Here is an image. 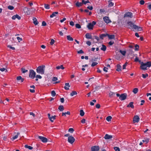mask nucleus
<instances>
[{
  "instance_id": "f257e3e1",
  "label": "nucleus",
  "mask_w": 151,
  "mask_h": 151,
  "mask_svg": "<svg viewBox=\"0 0 151 151\" xmlns=\"http://www.w3.org/2000/svg\"><path fill=\"white\" fill-rule=\"evenodd\" d=\"M151 66V62H147L145 63L142 62L141 63L140 68L142 70H146L147 69V67H150Z\"/></svg>"
},
{
  "instance_id": "f03ea898",
  "label": "nucleus",
  "mask_w": 151,
  "mask_h": 151,
  "mask_svg": "<svg viewBox=\"0 0 151 151\" xmlns=\"http://www.w3.org/2000/svg\"><path fill=\"white\" fill-rule=\"evenodd\" d=\"M45 66L42 65L39 66L36 69L37 72L41 74H43L44 73L45 69Z\"/></svg>"
},
{
  "instance_id": "7ed1b4c3",
  "label": "nucleus",
  "mask_w": 151,
  "mask_h": 151,
  "mask_svg": "<svg viewBox=\"0 0 151 151\" xmlns=\"http://www.w3.org/2000/svg\"><path fill=\"white\" fill-rule=\"evenodd\" d=\"M116 95L117 96L119 97V98L121 101H123L126 99L127 96V95L126 93H123L121 95L117 93Z\"/></svg>"
},
{
  "instance_id": "20e7f679",
  "label": "nucleus",
  "mask_w": 151,
  "mask_h": 151,
  "mask_svg": "<svg viewBox=\"0 0 151 151\" xmlns=\"http://www.w3.org/2000/svg\"><path fill=\"white\" fill-rule=\"evenodd\" d=\"M127 24L128 26V28L130 29H134L135 27V26H136V25L134 24L131 21L127 22Z\"/></svg>"
},
{
  "instance_id": "39448f33",
  "label": "nucleus",
  "mask_w": 151,
  "mask_h": 151,
  "mask_svg": "<svg viewBox=\"0 0 151 151\" xmlns=\"http://www.w3.org/2000/svg\"><path fill=\"white\" fill-rule=\"evenodd\" d=\"M36 75L35 72L33 70H30L29 71V77L33 79L35 77Z\"/></svg>"
},
{
  "instance_id": "423d86ee",
  "label": "nucleus",
  "mask_w": 151,
  "mask_h": 151,
  "mask_svg": "<svg viewBox=\"0 0 151 151\" xmlns=\"http://www.w3.org/2000/svg\"><path fill=\"white\" fill-rule=\"evenodd\" d=\"M96 24V22L95 21H93L91 23H90L88 24L87 27L89 29H93V26Z\"/></svg>"
},
{
  "instance_id": "0eeeda50",
  "label": "nucleus",
  "mask_w": 151,
  "mask_h": 151,
  "mask_svg": "<svg viewBox=\"0 0 151 151\" xmlns=\"http://www.w3.org/2000/svg\"><path fill=\"white\" fill-rule=\"evenodd\" d=\"M68 140L69 143L71 144H72L75 142V139L72 136H70L68 138Z\"/></svg>"
},
{
  "instance_id": "6e6552de",
  "label": "nucleus",
  "mask_w": 151,
  "mask_h": 151,
  "mask_svg": "<svg viewBox=\"0 0 151 151\" xmlns=\"http://www.w3.org/2000/svg\"><path fill=\"white\" fill-rule=\"evenodd\" d=\"M133 16L132 13L131 12H128L126 13L124 15V17H127L130 18H132Z\"/></svg>"
},
{
  "instance_id": "1a4fd4ad",
  "label": "nucleus",
  "mask_w": 151,
  "mask_h": 151,
  "mask_svg": "<svg viewBox=\"0 0 151 151\" xmlns=\"http://www.w3.org/2000/svg\"><path fill=\"white\" fill-rule=\"evenodd\" d=\"M99 147L98 146H94L91 147V151H98Z\"/></svg>"
},
{
  "instance_id": "9d476101",
  "label": "nucleus",
  "mask_w": 151,
  "mask_h": 151,
  "mask_svg": "<svg viewBox=\"0 0 151 151\" xmlns=\"http://www.w3.org/2000/svg\"><path fill=\"white\" fill-rule=\"evenodd\" d=\"M139 120V118L137 115L135 116L133 118V122L134 123L138 122Z\"/></svg>"
},
{
  "instance_id": "9b49d317",
  "label": "nucleus",
  "mask_w": 151,
  "mask_h": 151,
  "mask_svg": "<svg viewBox=\"0 0 151 151\" xmlns=\"http://www.w3.org/2000/svg\"><path fill=\"white\" fill-rule=\"evenodd\" d=\"M38 138L43 142H46L47 141V139L44 137L39 136Z\"/></svg>"
},
{
  "instance_id": "f8f14e48",
  "label": "nucleus",
  "mask_w": 151,
  "mask_h": 151,
  "mask_svg": "<svg viewBox=\"0 0 151 151\" xmlns=\"http://www.w3.org/2000/svg\"><path fill=\"white\" fill-rule=\"evenodd\" d=\"M103 19L104 21L107 23H109L111 22V21L109 19L108 17H105L103 18Z\"/></svg>"
},
{
  "instance_id": "ddd939ff",
  "label": "nucleus",
  "mask_w": 151,
  "mask_h": 151,
  "mask_svg": "<svg viewBox=\"0 0 151 151\" xmlns=\"http://www.w3.org/2000/svg\"><path fill=\"white\" fill-rule=\"evenodd\" d=\"M16 18L19 20L21 19V17L18 14H16L13 16L12 17V19L15 20Z\"/></svg>"
},
{
  "instance_id": "4468645a",
  "label": "nucleus",
  "mask_w": 151,
  "mask_h": 151,
  "mask_svg": "<svg viewBox=\"0 0 151 151\" xmlns=\"http://www.w3.org/2000/svg\"><path fill=\"white\" fill-rule=\"evenodd\" d=\"M112 136L111 135H109L108 134H106L104 137V138L105 139H110L112 138Z\"/></svg>"
},
{
  "instance_id": "2eb2a0df",
  "label": "nucleus",
  "mask_w": 151,
  "mask_h": 151,
  "mask_svg": "<svg viewBox=\"0 0 151 151\" xmlns=\"http://www.w3.org/2000/svg\"><path fill=\"white\" fill-rule=\"evenodd\" d=\"M58 14V12H53L51 15H50V17L52 18L54 17H56Z\"/></svg>"
},
{
  "instance_id": "dca6fc26",
  "label": "nucleus",
  "mask_w": 151,
  "mask_h": 151,
  "mask_svg": "<svg viewBox=\"0 0 151 151\" xmlns=\"http://www.w3.org/2000/svg\"><path fill=\"white\" fill-rule=\"evenodd\" d=\"M133 102H130L129 104L127 106V107H131L133 109L134 108V106L133 105Z\"/></svg>"
},
{
  "instance_id": "f3484780",
  "label": "nucleus",
  "mask_w": 151,
  "mask_h": 151,
  "mask_svg": "<svg viewBox=\"0 0 151 151\" xmlns=\"http://www.w3.org/2000/svg\"><path fill=\"white\" fill-rule=\"evenodd\" d=\"M70 86L69 85V83H65V86H64V88L66 90L69 89V87H70Z\"/></svg>"
},
{
  "instance_id": "a211bd4d",
  "label": "nucleus",
  "mask_w": 151,
  "mask_h": 151,
  "mask_svg": "<svg viewBox=\"0 0 151 151\" xmlns=\"http://www.w3.org/2000/svg\"><path fill=\"white\" fill-rule=\"evenodd\" d=\"M17 81L21 80V82H22L24 81V79L22 78L21 76H19L17 77Z\"/></svg>"
},
{
  "instance_id": "6ab92c4d",
  "label": "nucleus",
  "mask_w": 151,
  "mask_h": 151,
  "mask_svg": "<svg viewBox=\"0 0 151 151\" xmlns=\"http://www.w3.org/2000/svg\"><path fill=\"white\" fill-rule=\"evenodd\" d=\"M83 4V3L82 2H77L76 3V5L77 7H80V6H82Z\"/></svg>"
},
{
  "instance_id": "aec40b11",
  "label": "nucleus",
  "mask_w": 151,
  "mask_h": 151,
  "mask_svg": "<svg viewBox=\"0 0 151 151\" xmlns=\"http://www.w3.org/2000/svg\"><path fill=\"white\" fill-rule=\"evenodd\" d=\"M117 68L116 69V70L117 71H119L121 70V65L119 64H117L116 65Z\"/></svg>"
},
{
  "instance_id": "412c9836",
  "label": "nucleus",
  "mask_w": 151,
  "mask_h": 151,
  "mask_svg": "<svg viewBox=\"0 0 151 151\" xmlns=\"http://www.w3.org/2000/svg\"><path fill=\"white\" fill-rule=\"evenodd\" d=\"M135 28L134 29H137V31H142V29L141 27H139L137 25L135 26Z\"/></svg>"
},
{
  "instance_id": "4be33fe9",
  "label": "nucleus",
  "mask_w": 151,
  "mask_h": 151,
  "mask_svg": "<svg viewBox=\"0 0 151 151\" xmlns=\"http://www.w3.org/2000/svg\"><path fill=\"white\" fill-rule=\"evenodd\" d=\"M108 34H102L100 35V38L102 39H103L106 36H107Z\"/></svg>"
},
{
  "instance_id": "5701e85b",
  "label": "nucleus",
  "mask_w": 151,
  "mask_h": 151,
  "mask_svg": "<svg viewBox=\"0 0 151 151\" xmlns=\"http://www.w3.org/2000/svg\"><path fill=\"white\" fill-rule=\"evenodd\" d=\"M33 20V23L35 25H37L38 24V22L36 18H34Z\"/></svg>"
},
{
  "instance_id": "b1692460",
  "label": "nucleus",
  "mask_w": 151,
  "mask_h": 151,
  "mask_svg": "<svg viewBox=\"0 0 151 151\" xmlns=\"http://www.w3.org/2000/svg\"><path fill=\"white\" fill-rule=\"evenodd\" d=\"M87 39H91V35L88 33L86 34L85 35Z\"/></svg>"
},
{
  "instance_id": "393cba45",
  "label": "nucleus",
  "mask_w": 151,
  "mask_h": 151,
  "mask_svg": "<svg viewBox=\"0 0 151 151\" xmlns=\"http://www.w3.org/2000/svg\"><path fill=\"white\" fill-rule=\"evenodd\" d=\"M107 36L110 39H114L115 38V36L114 35H109L108 34Z\"/></svg>"
},
{
  "instance_id": "a878e982",
  "label": "nucleus",
  "mask_w": 151,
  "mask_h": 151,
  "mask_svg": "<svg viewBox=\"0 0 151 151\" xmlns=\"http://www.w3.org/2000/svg\"><path fill=\"white\" fill-rule=\"evenodd\" d=\"M56 68L57 70H59L60 69H61L62 70L64 69H65V68L63 66V65H61L60 66H58L56 67Z\"/></svg>"
},
{
  "instance_id": "bb28decb",
  "label": "nucleus",
  "mask_w": 151,
  "mask_h": 151,
  "mask_svg": "<svg viewBox=\"0 0 151 151\" xmlns=\"http://www.w3.org/2000/svg\"><path fill=\"white\" fill-rule=\"evenodd\" d=\"M106 46H105V45H102V46L101 47V49L103 51H105L106 50Z\"/></svg>"
},
{
  "instance_id": "cd10ccee",
  "label": "nucleus",
  "mask_w": 151,
  "mask_h": 151,
  "mask_svg": "<svg viewBox=\"0 0 151 151\" xmlns=\"http://www.w3.org/2000/svg\"><path fill=\"white\" fill-rule=\"evenodd\" d=\"M58 109L60 111H63L64 109V107L62 105L59 106Z\"/></svg>"
},
{
  "instance_id": "c85d7f7f",
  "label": "nucleus",
  "mask_w": 151,
  "mask_h": 151,
  "mask_svg": "<svg viewBox=\"0 0 151 151\" xmlns=\"http://www.w3.org/2000/svg\"><path fill=\"white\" fill-rule=\"evenodd\" d=\"M108 2H109L108 6L109 7H111V6H113L114 4L111 1L109 0V1Z\"/></svg>"
},
{
  "instance_id": "c756f323",
  "label": "nucleus",
  "mask_w": 151,
  "mask_h": 151,
  "mask_svg": "<svg viewBox=\"0 0 151 151\" xmlns=\"http://www.w3.org/2000/svg\"><path fill=\"white\" fill-rule=\"evenodd\" d=\"M19 134L20 133H19L18 132L17 133V135H15L12 137L13 140H14L17 138Z\"/></svg>"
},
{
  "instance_id": "7c9ffc66",
  "label": "nucleus",
  "mask_w": 151,
  "mask_h": 151,
  "mask_svg": "<svg viewBox=\"0 0 151 151\" xmlns=\"http://www.w3.org/2000/svg\"><path fill=\"white\" fill-rule=\"evenodd\" d=\"M138 89L137 88H135L134 89H133V92L134 93L136 94L137 93V92H138Z\"/></svg>"
},
{
  "instance_id": "2f4dec72",
  "label": "nucleus",
  "mask_w": 151,
  "mask_h": 151,
  "mask_svg": "<svg viewBox=\"0 0 151 151\" xmlns=\"http://www.w3.org/2000/svg\"><path fill=\"white\" fill-rule=\"evenodd\" d=\"M67 39L69 41H73V39L71 37L70 35H68L67 36Z\"/></svg>"
},
{
  "instance_id": "473e14b6",
  "label": "nucleus",
  "mask_w": 151,
  "mask_h": 151,
  "mask_svg": "<svg viewBox=\"0 0 151 151\" xmlns=\"http://www.w3.org/2000/svg\"><path fill=\"white\" fill-rule=\"evenodd\" d=\"M49 118V119L51 121V122H53V121L52 119V117L50 116V114L48 113L47 114Z\"/></svg>"
},
{
  "instance_id": "72a5a7b5",
  "label": "nucleus",
  "mask_w": 151,
  "mask_h": 151,
  "mask_svg": "<svg viewBox=\"0 0 151 151\" xmlns=\"http://www.w3.org/2000/svg\"><path fill=\"white\" fill-rule=\"evenodd\" d=\"M77 94V93L75 91H73L72 92L70 93V95L71 96H73L74 95H76Z\"/></svg>"
},
{
  "instance_id": "f704fd0d",
  "label": "nucleus",
  "mask_w": 151,
  "mask_h": 151,
  "mask_svg": "<svg viewBox=\"0 0 151 151\" xmlns=\"http://www.w3.org/2000/svg\"><path fill=\"white\" fill-rule=\"evenodd\" d=\"M25 147L26 148L29 149V150H32L33 149L32 147L29 146H28L27 145H25Z\"/></svg>"
},
{
  "instance_id": "c9c22d12",
  "label": "nucleus",
  "mask_w": 151,
  "mask_h": 151,
  "mask_svg": "<svg viewBox=\"0 0 151 151\" xmlns=\"http://www.w3.org/2000/svg\"><path fill=\"white\" fill-rule=\"evenodd\" d=\"M84 112L83 110H81L80 111V114L81 116H83L84 115Z\"/></svg>"
},
{
  "instance_id": "e433bc0d",
  "label": "nucleus",
  "mask_w": 151,
  "mask_h": 151,
  "mask_svg": "<svg viewBox=\"0 0 151 151\" xmlns=\"http://www.w3.org/2000/svg\"><path fill=\"white\" fill-rule=\"evenodd\" d=\"M67 114L68 115H70V112L69 111H67L65 113H62V116H63L65 115V116H66V114Z\"/></svg>"
},
{
  "instance_id": "4c0bfd02",
  "label": "nucleus",
  "mask_w": 151,
  "mask_h": 151,
  "mask_svg": "<svg viewBox=\"0 0 151 151\" xmlns=\"http://www.w3.org/2000/svg\"><path fill=\"white\" fill-rule=\"evenodd\" d=\"M149 141V139L147 138V139H145L143 140H142V141L143 142H145L146 144H147L148 142Z\"/></svg>"
},
{
  "instance_id": "58836bf2",
  "label": "nucleus",
  "mask_w": 151,
  "mask_h": 151,
  "mask_svg": "<svg viewBox=\"0 0 151 151\" xmlns=\"http://www.w3.org/2000/svg\"><path fill=\"white\" fill-rule=\"evenodd\" d=\"M119 52L121 53L123 55H125L126 53V52L125 51H122L120 50Z\"/></svg>"
},
{
  "instance_id": "ea45409f",
  "label": "nucleus",
  "mask_w": 151,
  "mask_h": 151,
  "mask_svg": "<svg viewBox=\"0 0 151 151\" xmlns=\"http://www.w3.org/2000/svg\"><path fill=\"white\" fill-rule=\"evenodd\" d=\"M115 93L112 92H110L109 93V96L110 97H112L113 95Z\"/></svg>"
},
{
  "instance_id": "a19ab883",
  "label": "nucleus",
  "mask_w": 151,
  "mask_h": 151,
  "mask_svg": "<svg viewBox=\"0 0 151 151\" xmlns=\"http://www.w3.org/2000/svg\"><path fill=\"white\" fill-rule=\"evenodd\" d=\"M45 8L46 9H50V6L49 5L47 4H45Z\"/></svg>"
},
{
  "instance_id": "79ce46f5",
  "label": "nucleus",
  "mask_w": 151,
  "mask_h": 151,
  "mask_svg": "<svg viewBox=\"0 0 151 151\" xmlns=\"http://www.w3.org/2000/svg\"><path fill=\"white\" fill-rule=\"evenodd\" d=\"M21 70L22 71V72L23 73H25L28 71L27 70H26L24 68H22Z\"/></svg>"
},
{
  "instance_id": "37998d69",
  "label": "nucleus",
  "mask_w": 151,
  "mask_h": 151,
  "mask_svg": "<svg viewBox=\"0 0 151 151\" xmlns=\"http://www.w3.org/2000/svg\"><path fill=\"white\" fill-rule=\"evenodd\" d=\"M111 116H109L107 117L106 118V120L108 121H110L111 120Z\"/></svg>"
},
{
  "instance_id": "c03bdc74",
  "label": "nucleus",
  "mask_w": 151,
  "mask_h": 151,
  "mask_svg": "<svg viewBox=\"0 0 151 151\" xmlns=\"http://www.w3.org/2000/svg\"><path fill=\"white\" fill-rule=\"evenodd\" d=\"M51 94L52 96H54L56 95V93L54 91H52L51 92Z\"/></svg>"
},
{
  "instance_id": "a18cd8bd",
  "label": "nucleus",
  "mask_w": 151,
  "mask_h": 151,
  "mask_svg": "<svg viewBox=\"0 0 151 151\" xmlns=\"http://www.w3.org/2000/svg\"><path fill=\"white\" fill-rule=\"evenodd\" d=\"M8 8L9 10H12L14 9V8L12 6H8Z\"/></svg>"
},
{
  "instance_id": "49530a36",
  "label": "nucleus",
  "mask_w": 151,
  "mask_h": 151,
  "mask_svg": "<svg viewBox=\"0 0 151 151\" xmlns=\"http://www.w3.org/2000/svg\"><path fill=\"white\" fill-rule=\"evenodd\" d=\"M75 26L77 28L80 29L81 27V25L78 24H76Z\"/></svg>"
},
{
  "instance_id": "de8ad7c7",
  "label": "nucleus",
  "mask_w": 151,
  "mask_h": 151,
  "mask_svg": "<svg viewBox=\"0 0 151 151\" xmlns=\"http://www.w3.org/2000/svg\"><path fill=\"white\" fill-rule=\"evenodd\" d=\"M114 149L115 150V151H120V149L118 147H114Z\"/></svg>"
},
{
  "instance_id": "09e8293b",
  "label": "nucleus",
  "mask_w": 151,
  "mask_h": 151,
  "mask_svg": "<svg viewBox=\"0 0 151 151\" xmlns=\"http://www.w3.org/2000/svg\"><path fill=\"white\" fill-rule=\"evenodd\" d=\"M142 76L143 78H145L147 77L148 76V74L147 73L145 74H142Z\"/></svg>"
},
{
  "instance_id": "8fccbe9b",
  "label": "nucleus",
  "mask_w": 151,
  "mask_h": 151,
  "mask_svg": "<svg viewBox=\"0 0 151 151\" xmlns=\"http://www.w3.org/2000/svg\"><path fill=\"white\" fill-rule=\"evenodd\" d=\"M0 70L2 72L5 71V72H7V69L4 68H0Z\"/></svg>"
},
{
  "instance_id": "3c124183",
  "label": "nucleus",
  "mask_w": 151,
  "mask_h": 151,
  "mask_svg": "<svg viewBox=\"0 0 151 151\" xmlns=\"http://www.w3.org/2000/svg\"><path fill=\"white\" fill-rule=\"evenodd\" d=\"M82 2L83 3V4H86L90 3L89 1L88 0H87L86 1H84L83 0H82Z\"/></svg>"
},
{
  "instance_id": "603ef678",
  "label": "nucleus",
  "mask_w": 151,
  "mask_h": 151,
  "mask_svg": "<svg viewBox=\"0 0 151 151\" xmlns=\"http://www.w3.org/2000/svg\"><path fill=\"white\" fill-rule=\"evenodd\" d=\"M97 64V63L96 62H93L91 64V66L92 67H94Z\"/></svg>"
},
{
  "instance_id": "864d4df0",
  "label": "nucleus",
  "mask_w": 151,
  "mask_h": 151,
  "mask_svg": "<svg viewBox=\"0 0 151 151\" xmlns=\"http://www.w3.org/2000/svg\"><path fill=\"white\" fill-rule=\"evenodd\" d=\"M54 42L55 40L53 39H51V41L50 43L51 45H53V44H54Z\"/></svg>"
},
{
  "instance_id": "5fc2aeb1",
  "label": "nucleus",
  "mask_w": 151,
  "mask_h": 151,
  "mask_svg": "<svg viewBox=\"0 0 151 151\" xmlns=\"http://www.w3.org/2000/svg\"><path fill=\"white\" fill-rule=\"evenodd\" d=\"M17 39L18 41L19 42H20L22 40V38H20L19 37H17Z\"/></svg>"
},
{
  "instance_id": "6e6d98bb",
  "label": "nucleus",
  "mask_w": 151,
  "mask_h": 151,
  "mask_svg": "<svg viewBox=\"0 0 151 151\" xmlns=\"http://www.w3.org/2000/svg\"><path fill=\"white\" fill-rule=\"evenodd\" d=\"M139 3L141 5H143L145 3V1L144 0H141L139 1Z\"/></svg>"
},
{
  "instance_id": "4d7b16f0",
  "label": "nucleus",
  "mask_w": 151,
  "mask_h": 151,
  "mask_svg": "<svg viewBox=\"0 0 151 151\" xmlns=\"http://www.w3.org/2000/svg\"><path fill=\"white\" fill-rule=\"evenodd\" d=\"M139 48V46L138 45H135V50H138Z\"/></svg>"
},
{
  "instance_id": "13d9d810",
  "label": "nucleus",
  "mask_w": 151,
  "mask_h": 151,
  "mask_svg": "<svg viewBox=\"0 0 151 151\" xmlns=\"http://www.w3.org/2000/svg\"><path fill=\"white\" fill-rule=\"evenodd\" d=\"M73 131H74V129H73L72 128H70L68 130V131L69 132H71V133H72Z\"/></svg>"
},
{
  "instance_id": "bf43d9fd",
  "label": "nucleus",
  "mask_w": 151,
  "mask_h": 151,
  "mask_svg": "<svg viewBox=\"0 0 151 151\" xmlns=\"http://www.w3.org/2000/svg\"><path fill=\"white\" fill-rule=\"evenodd\" d=\"M77 53L78 54H82L84 53L83 51L82 50H80L79 51H78Z\"/></svg>"
},
{
  "instance_id": "052dcab7",
  "label": "nucleus",
  "mask_w": 151,
  "mask_h": 151,
  "mask_svg": "<svg viewBox=\"0 0 151 151\" xmlns=\"http://www.w3.org/2000/svg\"><path fill=\"white\" fill-rule=\"evenodd\" d=\"M58 80V78L57 77H54L52 79V81H56Z\"/></svg>"
},
{
  "instance_id": "680f3d73",
  "label": "nucleus",
  "mask_w": 151,
  "mask_h": 151,
  "mask_svg": "<svg viewBox=\"0 0 151 151\" xmlns=\"http://www.w3.org/2000/svg\"><path fill=\"white\" fill-rule=\"evenodd\" d=\"M96 108H98V109L99 108H100V104H97L96 105Z\"/></svg>"
},
{
  "instance_id": "e2e57ef3",
  "label": "nucleus",
  "mask_w": 151,
  "mask_h": 151,
  "mask_svg": "<svg viewBox=\"0 0 151 151\" xmlns=\"http://www.w3.org/2000/svg\"><path fill=\"white\" fill-rule=\"evenodd\" d=\"M46 25V23L44 21H43L42 23V25L43 26H45Z\"/></svg>"
},
{
  "instance_id": "0e129e2a",
  "label": "nucleus",
  "mask_w": 151,
  "mask_h": 151,
  "mask_svg": "<svg viewBox=\"0 0 151 151\" xmlns=\"http://www.w3.org/2000/svg\"><path fill=\"white\" fill-rule=\"evenodd\" d=\"M86 43V44L88 46H90L91 44V42L89 41H87Z\"/></svg>"
},
{
  "instance_id": "69168bd1",
  "label": "nucleus",
  "mask_w": 151,
  "mask_h": 151,
  "mask_svg": "<svg viewBox=\"0 0 151 151\" xmlns=\"http://www.w3.org/2000/svg\"><path fill=\"white\" fill-rule=\"evenodd\" d=\"M36 78L41 79L42 78V76L40 75H37L36 76Z\"/></svg>"
},
{
  "instance_id": "338daca9",
  "label": "nucleus",
  "mask_w": 151,
  "mask_h": 151,
  "mask_svg": "<svg viewBox=\"0 0 151 151\" xmlns=\"http://www.w3.org/2000/svg\"><path fill=\"white\" fill-rule=\"evenodd\" d=\"M100 13H102L103 12H105V10L104 9H101L100 10Z\"/></svg>"
},
{
  "instance_id": "774afa93",
  "label": "nucleus",
  "mask_w": 151,
  "mask_h": 151,
  "mask_svg": "<svg viewBox=\"0 0 151 151\" xmlns=\"http://www.w3.org/2000/svg\"><path fill=\"white\" fill-rule=\"evenodd\" d=\"M114 43V41H110L109 42V44L110 45H112Z\"/></svg>"
}]
</instances>
